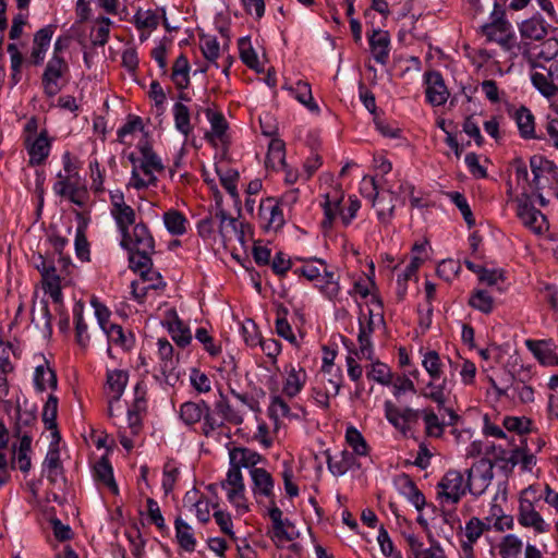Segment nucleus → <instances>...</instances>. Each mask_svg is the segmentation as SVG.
Returning <instances> with one entry per match:
<instances>
[{
    "label": "nucleus",
    "instance_id": "29",
    "mask_svg": "<svg viewBox=\"0 0 558 558\" xmlns=\"http://www.w3.org/2000/svg\"><path fill=\"white\" fill-rule=\"evenodd\" d=\"M436 380L437 379H432L421 395L426 399L434 401L439 408H444L450 393V390L448 389V380L447 378H444L439 384H437Z\"/></svg>",
    "mask_w": 558,
    "mask_h": 558
},
{
    "label": "nucleus",
    "instance_id": "17",
    "mask_svg": "<svg viewBox=\"0 0 558 558\" xmlns=\"http://www.w3.org/2000/svg\"><path fill=\"white\" fill-rule=\"evenodd\" d=\"M53 33L54 26L52 25H47L35 33L29 56V61L34 65H39L43 63L46 52L50 46Z\"/></svg>",
    "mask_w": 558,
    "mask_h": 558
},
{
    "label": "nucleus",
    "instance_id": "40",
    "mask_svg": "<svg viewBox=\"0 0 558 558\" xmlns=\"http://www.w3.org/2000/svg\"><path fill=\"white\" fill-rule=\"evenodd\" d=\"M530 450L526 440H522L520 447L512 450L506 460L512 465L522 464L523 469L531 470L536 463V458L533 453L529 452Z\"/></svg>",
    "mask_w": 558,
    "mask_h": 558
},
{
    "label": "nucleus",
    "instance_id": "54",
    "mask_svg": "<svg viewBox=\"0 0 558 558\" xmlns=\"http://www.w3.org/2000/svg\"><path fill=\"white\" fill-rule=\"evenodd\" d=\"M367 377L384 386L391 385L393 378L389 366L379 361L372 364L371 371L367 372Z\"/></svg>",
    "mask_w": 558,
    "mask_h": 558
},
{
    "label": "nucleus",
    "instance_id": "22",
    "mask_svg": "<svg viewBox=\"0 0 558 558\" xmlns=\"http://www.w3.org/2000/svg\"><path fill=\"white\" fill-rule=\"evenodd\" d=\"M130 266L134 271L140 272L142 278H146L149 275H154L157 279H162L160 274L151 269L153 260L151 254L154 252H143L140 250L129 252Z\"/></svg>",
    "mask_w": 558,
    "mask_h": 558
},
{
    "label": "nucleus",
    "instance_id": "60",
    "mask_svg": "<svg viewBox=\"0 0 558 558\" xmlns=\"http://www.w3.org/2000/svg\"><path fill=\"white\" fill-rule=\"evenodd\" d=\"M504 427L509 432H515L520 436L531 430L532 422L525 416H506L502 422Z\"/></svg>",
    "mask_w": 558,
    "mask_h": 558
},
{
    "label": "nucleus",
    "instance_id": "16",
    "mask_svg": "<svg viewBox=\"0 0 558 558\" xmlns=\"http://www.w3.org/2000/svg\"><path fill=\"white\" fill-rule=\"evenodd\" d=\"M525 345L542 365L558 366V354L551 340L527 339Z\"/></svg>",
    "mask_w": 558,
    "mask_h": 558
},
{
    "label": "nucleus",
    "instance_id": "11",
    "mask_svg": "<svg viewBox=\"0 0 558 558\" xmlns=\"http://www.w3.org/2000/svg\"><path fill=\"white\" fill-rule=\"evenodd\" d=\"M489 461L481 460L468 470L469 492L475 496L482 495L489 486L494 473Z\"/></svg>",
    "mask_w": 558,
    "mask_h": 558
},
{
    "label": "nucleus",
    "instance_id": "38",
    "mask_svg": "<svg viewBox=\"0 0 558 558\" xmlns=\"http://www.w3.org/2000/svg\"><path fill=\"white\" fill-rule=\"evenodd\" d=\"M174 526L177 539L180 546L186 551H194L196 546V539L194 537L191 525H189L181 518H177Z\"/></svg>",
    "mask_w": 558,
    "mask_h": 558
},
{
    "label": "nucleus",
    "instance_id": "5",
    "mask_svg": "<svg viewBox=\"0 0 558 558\" xmlns=\"http://www.w3.org/2000/svg\"><path fill=\"white\" fill-rule=\"evenodd\" d=\"M268 515L271 521V529L268 530L267 535L277 547H281L299 536L294 524L289 519H283V513L275 501H271Z\"/></svg>",
    "mask_w": 558,
    "mask_h": 558
},
{
    "label": "nucleus",
    "instance_id": "6",
    "mask_svg": "<svg viewBox=\"0 0 558 558\" xmlns=\"http://www.w3.org/2000/svg\"><path fill=\"white\" fill-rule=\"evenodd\" d=\"M533 86L546 98L558 94V61L551 62L548 66L533 63L531 73Z\"/></svg>",
    "mask_w": 558,
    "mask_h": 558
},
{
    "label": "nucleus",
    "instance_id": "53",
    "mask_svg": "<svg viewBox=\"0 0 558 558\" xmlns=\"http://www.w3.org/2000/svg\"><path fill=\"white\" fill-rule=\"evenodd\" d=\"M58 398L50 395L43 409V422L47 429L57 430Z\"/></svg>",
    "mask_w": 558,
    "mask_h": 558
},
{
    "label": "nucleus",
    "instance_id": "47",
    "mask_svg": "<svg viewBox=\"0 0 558 558\" xmlns=\"http://www.w3.org/2000/svg\"><path fill=\"white\" fill-rule=\"evenodd\" d=\"M173 117L175 129L184 136H187L192 132L189 108L182 102L174 104Z\"/></svg>",
    "mask_w": 558,
    "mask_h": 558
},
{
    "label": "nucleus",
    "instance_id": "18",
    "mask_svg": "<svg viewBox=\"0 0 558 558\" xmlns=\"http://www.w3.org/2000/svg\"><path fill=\"white\" fill-rule=\"evenodd\" d=\"M230 464L236 465L240 469H258L256 465L265 462L266 459L259 454L258 452L245 448V447H234L229 451Z\"/></svg>",
    "mask_w": 558,
    "mask_h": 558
},
{
    "label": "nucleus",
    "instance_id": "12",
    "mask_svg": "<svg viewBox=\"0 0 558 558\" xmlns=\"http://www.w3.org/2000/svg\"><path fill=\"white\" fill-rule=\"evenodd\" d=\"M424 77L426 84V100L432 106L444 105L449 97V92L441 74L438 71H429L425 73Z\"/></svg>",
    "mask_w": 558,
    "mask_h": 558
},
{
    "label": "nucleus",
    "instance_id": "19",
    "mask_svg": "<svg viewBox=\"0 0 558 558\" xmlns=\"http://www.w3.org/2000/svg\"><path fill=\"white\" fill-rule=\"evenodd\" d=\"M286 372L287 377L282 391L288 398H294L301 392L306 383V372L303 367H295L294 365H290Z\"/></svg>",
    "mask_w": 558,
    "mask_h": 558
},
{
    "label": "nucleus",
    "instance_id": "56",
    "mask_svg": "<svg viewBox=\"0 0 558 558\" xmlns=\"http://www.w3.org/2000/svg\"><path fill=\"white\" fill-rule=\"evenodd\" d=\"M236 228H243V221L238 217L229 216L226 213L221 215L219 233L225 243L233 240Z\"/></svg>",
    "mask_w": 558,
    "mask_h": 558
},
{
    "label": "nucleus",
    "instance_id": "61",
    "mask_svg": "<svg viewBox=\"0 0 558 558\" xmlns=\"http://www.w3.org/2000/svg\"><path fill=\"white\" fill-rule=\"evenodd\" d=\"M52 437L54 441L50 444L49 450L46 454L44 465L46 469H56V466H62L60 460V450H59V440L60 434L58 430L52 432Z\"/></svg>",
    "mask_w": 558,
    "mask_h": 558
},
{
    "label": "nucleus",
    "instance_id": "25",
    "mask_svg": "<svg viewBox=\"0 0 558 558\" xmlns=\"http://www.w3.org/2000/svg\"><path fill=\"white\" fill-rule=\"evenodd\" d=\"M408 543L414 558H446L440 545L434 541H430V545L425 547L417 537L410 535Z\"/></svg>",
    "mask_w": 558,
    "mask_h": 558
},
{
    "label": "nucleus",
    "instance_id": "10",
    "mask_svg": "<svg viewBox=\"0 0 558 558\" xmlns=\"http://www.w3.org/2000/svg\"><path fill=\"white\" fill-rule=\"evenodd\" d=\"M530 494H534L533 487H529L522 492L518 521L525 527H533L535 532L544 533L547 531V524L536 511L532 500L527 498Z\"/></svg>",
    "mask_w": 558,
    "mask_h": 558
},
{
    "label": "nucleus",
    "instance_id": "37",
    "mask_svg": "<svg viewBox=\"0 0 558 558\" xmlns=\"http://www.w3.org/2000/svg\"><path fill=\"white\" fill-rule=\"evenodd\" d=\"M190 63L184 54H180L173 63L171 80L179 89L187 88L190 84Z\"/></svg>",
    "mask_w": 558,
    "mask_h": 558
},
{
    "label": "nucleus",
    "instance_id": "14",
    "mask_svg": "<svg viewBox=\"0 0 558 558\" xmlns=\"http://www.w3.org/2000/svg\"><path fill=\"white\" fill-rule=\"evenodd\" d=\"M25 146L29 156V165H41L48 157L51 146L47 131H41L34 138H32V136H27L25 140Z\"/></svg>",
    "mask_w": 558,
    "mask_h": 558
},
{
    "label": "nucleus",
    "instance_id": "2",
    "mask_svg": "<svg viewBox=\"0 0 558 558\" xmlns=\"http://www.w3.org/2000/svg\"><path fill=\"white\" fill-rule=\"evenodd\" d=\"M63 172L58 173V181L53 185L57 195L77 206H84L88 199V192L81 183L77 167L71 154L65 151L62 156Z\"/></svg>",
    "mask_w": 558,
    "mask_h": 558
},
{
    "label": "nucleus",
    "instance_id": "31",
    "mask_svg": "<svg viewBox=\"0 0 558 558\" xmlns=\"http://www.w3.org/2000/svg\"><path fill=\"white\" fill-rule=\"evenodd\" d=\"M400 489L402 495L408 498L417 511L424 508L426 504L425 496L409 475L404 474L400 477Z\"/></svg>",
    "mask_w": 558,
    "mask_h": 558
},
{
    "label": "nucleus",
    "instance_id": "41",
    "mask_svg": "<svg viewBox=\"0 0 558 558\" xmlns=\"http://www.w3.org/2000/svg\"><path fill=\"white\" fill-rule=\"evenodd\" d=\"M266 166L276 169L277 167H287L284 156V143L279 138H274L269 143Z\"/></svg>",
    "mask_w": 558,
    "mask_h": 558
},
{
    "label": "nucleus",
    "instance_id": "21",
    "mask_svg": "<svg viewBox=\"0 0 558 558\" xmlns=\"http://www.w3.org/2000/svg\"><path fill=\"white\" fill-rule=\"evenodd\" d=\"M390 38L387 32L374 29L369 36V46L374 59L380 63L386 64L389 57Z\"/></svg>",
    "mask_w": 558,
    "mask_h": 558
},
{
    "label": "nucleus",
    "instance_id": "45",
    "mask_svg": "<svg viewBox=\"0 0 558 558\" xmlns=\"http://www.w3.org/2000/svg\"><path fill=\"white\" fill-rule=\"evenodd\" d=\"M163 221L171 234L182 235L186 232L187 220L181 211H165Z\"/></svg>",
    "mask_w": 558,
    "mask_h": 558
},
{
    "label": "nucleus",
    "instance_id": "44",
    "mask_svg": "<svg viewBox=\"0 0 558 558\" xmlns=\"http://www.w3.org/2000/svg\"><path fill=\"white\" fill-rule=\"evenodd\" d=\"M37 421L36 414L33 411L22 410L20 405L16 407L15 423L13 426V435H22L29 433Z\"/></svg>",
    "mask_w": 558,
    "mask_h": 558
},
{
    "label": "nucleus",
    "instance_id": "42",
    "mask_svg": "<svg viewBox=\"0 0 558 558\" xmlns=\"http://www.w3.org/2000/svg\"><path fill=\"white\" fill-rule=\"evenodd\" d=\"M222 214L225 211H209V215L198 222L197 229L202 238L209 239L216 231L219 232Z\"/></svg>",
    "mask_w": 558,
    "mask_h": 558
},
{
    "label": "nucleus",
    "instance_id": "46",
    "mask_svg": "<svg viewBox=\"0 0 558 558\" xmlns=\"http://www.w3.org/2000/svg\"><path fill=\"white\" fill-rule=\"evenodd\" d=\"M104 332L107 335L109 342L120 345L125 350L131 349L133 345L132 335L126 336L122 326L118 324H110Z\"/></svg>",
    "mask_w": 558,
    "mask_h": 558
},
{
    "label": "nucleus",
    "instance_id": "8",
    "mask_svg": "<svg viewBox=\"0 0 558 558\" xmlns=\"http://www.w3.org/2000/svg\"><path fill=\"white\" fill-rule=\"evenodd\" d=\"M221 487L227 490L228 500L242 512L248 511L245 498V485L241 469L230 464L227 477L221 482Z\"/></svg>",
    "mask_w": 558,
    "mask_h": 558
},
{
    "label": "nucleus",
    "instance_id": "52",
    "mask_svg": "<svg viewBox=\"0 0 558 558\" xmlns=\"http://www.w3.org/2000/svg\"><path fill=\"white\" fill-rule=\"evenodd\" d=\"M426 435L434 438H440L445 430V423L440 422L433 410L423 411Z\"/></svg>",
    "mask_w": 558,
    "mask_h": 558
},
{
    "label": "nucleus",
    "instance_id": "27",
    "mask_svg": "<svg viewBox=\"0 0 558 558\" xmlns=\"http://www.w3.org/2000/svg\"><path fill=\"white\" fill-rule=\"evenodd\" d=\"M520 33L523 38L542 40L547 35V24L539 16H533L522 22Z\"/></svg>",
    "mask_w": 558,
    "mask_h": 558
},
{
    "label": "nucleus",
    "instance_id": "23",
    "mask_svg": "<svg viewBox=\"0 0 558 558\" xmlns=\"http://www.w3.org/2000/svg\"><path fill=\"white\" fill-rule=\"evenodd\" d=\"M325 453L327 456L328 470L335 476L345 474L355 463L354 454L348 450H342L335 456H331L328 450Z\"/></svg>",
    "mask_w": 558,
    "mask_h": 558
},
{
    "label": "nucleus",
    "instance_id": "43",
    "mask_svg": "<svg viewBox=\"0 0 558 558\" xmlns=\"http://www.w3.org/2000/svg\"><path fill=\"white\" fill-rule=\"evenodd\" d=\"M180 476V468L174 459H168L162 469V489L166 495L174 489V485Z\"/></svg>",
    "mask_w": 558,
    "mask_h": 558
},
{
    "label": "nucleus",
    "instance_id": "39",
    "mask_svg": "<svg viewBox=\"0 0 558 558\" xmlns=\"http://www.w3.org/2000/svg\"><path fill=\"white\" fill-rule=\"evenodd\" d=\"M299 191L291 190L283 194L280 198L267 197L259 199L258 209H280L281 207H292L296 205Z\"/></svg>",
    "mask_w": 558,
    "mask_h": 558
},
{
    "label": "nucleus",
    "instance_id": "34",
    "mask_svg": "<svg viewBox=\"0 0 558 558\" xmlns=\"http://www.w3.org/2000/svg\"><path fill=\"white\" fill-rule=\"evenodd\" d=\"M129 374L125 371L114 369L107 373V386L109 397L119 401L128 385Z\"/></svg>",
    "mask_w": 558,
    "mask_h": 558
},
{
    "label": "nucleus",
    "instance_id": "24",
    "mask_svg": "<svg viewBox=\"0 0 558 558\" xmlns=\"http://www.w3.org/2000/svg\"><path fill=\"white\" fill-rule=\"evenodd\" d=\"M141 154L143 156V160L141 162V170L144 172V175L147 177L148 181H157V178L154 175L153 171H162L163 166L161 159L156 155L149 144H144L140 147Z\"/></svg>",
    "mask_w": 558,
    "mask_h": 558
},
{
    "label": "nucleus",
    "instance_id": "20",
    "mask_svg": "<svg viewBox=\"0 0 558 558\" xmlns=\"http://www.w3.org/2000/svg\"><path fill=\"white\" fill-rule=\"evenodd\" d=\"M168 331L177 345L185 348L191 343L192 335L190 328L179 318L175 312L168 315L167 320Z\"/></svg>",
    "mask_w": 558,
    "mask_h": 558
},
{
    "label": "nucleus",
    "instance_id": "48",
    "mask_svg": "<svg viewBox=\"0 0 558 558\" xmlns=\"http://www.w3.org/2000/svg\"><path fill=\"white\" fill-rule=\"evenodd\" d=\"M294 92L295 98L304 105L310 111L318 112L319 107L314 101L311 85L307 82L299 81L294 88H291Z\"/></svg>",
    "mask_w": 558,
    "mask_h": 558
},
{
    "label": "nucleus",
    "instance_id": "59",
    "mask_svg": "<svg viewBox=\"0 0 558 558\" xmlns=\"http://www.w3.org/2000/svg\"><path fill=\"white\" fill-rule=\"evenodd\" d=\"M207 117L210 122L211 132L206 134V137L209 140L214 137L221 140L228 128L225 117L222 116V113H214L210 110L207 111Z\"/></svg>",
    "mask_w": 558,
    "mask_h": 558
},
{
    "label": "nucleus",
    "instance_id": "64",
    "mask_svg": "<svg viewBox=\"0 0 558 558\" xmlns=\"http://www.w3.org/2000/svg\"><path fill=\"white\" fill-rule=\"evenodd\" d=\"M134 20L138 29H155L159 24L158 16L150 10L137 11Z\"/></svg>",
    "mask_w": 558,
    "mask_h": 558
},
{
    "label": "nucleus",
    "instance_id": "62",
    "mask_svg": "<svg viewBox=\"0 0 558 558\" xmlns=\"http://www.w3.org/2000/svg\"><path fill=\"white\" fill-rule=\"evenodd\" d=\"M385 407V416L387 421L392 424L398 430L405 434V426L402 422V411L391 401L387 400L384 404Z\"/></svg>",
    "mask_w": 558,
    "mask_h": 558
},
{
    "label": "nucleus",
    "instance_id": "9",
    "mask_svg": "<svg viewBox=\"0 0 558 558\" xmlns=\"http://www.w3.org/2000/svg\"><path fill=\"white\" fill-rule=\"evenodd\" d=\"M69 72V65L63 57L52 56L41 75L44 93L48 97L56 96L61 89L60 80Z\"/></svg>",
    "mask_w": 558,
    "mask_h": 558
},
{
    "label": "nucleus",
    "instance_id": "26",
    "mask_svg": "<svg viewBox=\"0 0 558 558\" xmlns=\"http://www.w3.org/2000/svg\"><path fill=\"white\" fill-rule=\"evenodd\" d=\"M521 222L535 234H544L549 230V222L543 211H517Z\"/></svg>",
    "mask_w": 558,
    "mask_h": 558
},
{
    "label": "nucleus",
    "instance_id": "35",
    "mask_svg": "<svg viewBox=\"0 0 558 558\" xmlns=\"http://www.w3.org/2000/svg\"><path fill=\"white\" fill-rule=\"evenodd\" d=\"M204 400L199 402L187 401L180 407V418L186 425H194L202 418L205 422L206 409L203 404Z\"/></svg>",
    "mask_w": 558,
    "mask_h": 558
},
{
    "label": "nucleus",
    "instance_id": "57",
    "mask_svg": "<svg viewBox=\"0 0 558 558\" xmlns=\"http://www.w3.org/2000/svg\"><path fill=\"white\" fill-rule=\"evenodd\" d=\"M345 440L352 447L354 453L359 456H366L368 453V446L355 427L350 426L347 428Z\"/></svg>",
    "mask_w": 558,
    "mask_h": 558
},
{
    "label": "nucleus",
    "instance_id": "13",
    "mask_svg": "<svg viewBox=\"0 0 558 558\" xmlns=\"http://www.w3.org/2000/svg\"><path fill=\"white\" fill-rule=\"evenodd\" d=\"M481 33L488 41L497 43L505 50H511L514 46L515 37L510 23L482 25Z\"/></svg>",
    "mask_w": 558,
    "mask_h": 558
},
{
    "label": "nucleus",
    "instance_id": "3",
    "mask_svg": "<svg viewBox=\"0 0 558 558\" xmlns=\"http://www.w3.org/2000/svg\"><path fill=\"white\" fill-rule=\"evenodd\" d=\"M206 409L205 423H203L202 432L206 437L211 436L213 432L225 426V423L241 425L244 421L243 413L230 404L228 398L220 392V398L214 404L211 411L209 404L203 401Z\"/></svg>",
    "mask_w": 558,
    "mask_h": 558
},
{
    "label": "nucleus",
    "instance_id": "1",
    "mask_svg": "<svg viewBox=\"0 0 558 558\" xmlns=\"http://www.w3.org/2000/svg\"><path fill=\"white\" fill-rule=\"evenodd\" d=\"M122 235L121 246L129 252H155V241L143 219L136 211H112Z\"/></svg>",
    "mask_w": 558,
    "mask_h": 558
},
{
    "label": "nucleus",
    "instance_id": "51",
    "mask_svg": "<svg viewBox=\"0 0 558 558\" xmlns=\"http://www.w3.org/2000/svg\"><path fill=\"white\" fill-rule=\"evenodd\" d=\"M258 217L266 232H277L286 223L283 211H259Z\"/></svg>",
    "mask_w": 558,
    "mask_h": 558
},
{
    "label": "nucleus",
    "instance_id": "4",
    "mask_svg": "<svg viewBox=\"0 0 558 558\" xmlns=\"http://www.w3.org/2000/svg\"><path fill=\"white\" fill-rule=\"evenodd\" d=\"M295 274H301L308 281L315 282L317 287L329 300H333L340 292V286L336 274L327 269L323 259L314 258L308 260L302 268L295 269Z\"/></svg>",
    "mask_w": 558,
    "mask_h": 558
},
{
    "label": "nucleus",
    "instance_id": "15",
    "mask_svg": "<svg viewBox=\"0 0 558 558\" xmlns=\"http://www.w3.org/2000/svg\"><path fill=\"white\" fill-rule=\"evenodd\" d=\"M250 475L252 478V492L255 497L262 496L271 501H275V481L272 475L265 470L262 469H252L250 470Z\"/></svg>",
    "mask_w": 558,
    "mask_h": 558
},
{
    "label": "nucleus",
    "instance_id": "63",
    "mask_svg": "<svg viewBox=\"0 0 558 558\" xmlns=\"http://www.w3.org/2000/svg\"><path fill=\"white\" fill-rule=\"evenodd\" d=\"M511 397L520 400L522 403H530L534 401V389L525 385L523 381L513 380L510 385Z\"/></svg>",
    "mask_w": 558,
    "mask_h": 558
},
{
    "label": "nucleus",
    "instance_id": "55",
    "mask_svg": "<svg viewBox=\"0 0 558 558\" xmlns=\"http://www.w3.org/2000/svg\"><path fill=\"white\" fill-rule=\"evenodd\" d=\"M423 367L432 379H439L442 374V363L439 354L432 350L424 354L422 361Z\"/></svg>",
    "mask_w": 558,
    "mask_h": 558
},
{
    "label": "nucleus",
    "instance_id": "58",
    "mask_svg": "<svg viewBox=\"0 0 558 558\" xmlns=\"http://www.w3.org/2000/svg\"><path fill=\"white\" fill-rule=\"evenodd\" d=\"M359 350L356 351V356L359 359H373V348L371 341V335L366 332V327H364L363 322L360 319V331L357 336Z\"/></svg>",
    "mask_w": 558,
    "mask_h": 558
},
{
    "label": "nucleus",
    "instance_id": "30",
    "mask_svg": "<svg viewBox=\"0 0 558 558\" xmlns=\"http://www.w3.org/2000/svg\"><path fill=\"white\" fill-rule=\"evenodd\" d=\"M57 383V375L47 361H45L44 364L36 366L34 373V385L38 391L43 392L47 388L56 389Z\"/></svg>",
    "mask_w": 558,
    "mask_h": 558
},
{
    "label": "nucleus",
    "instance_id": "28",
    "mask_svg": "<svg viewBox=\"0 0 558 558\" xmlns=\"http://www.w3.org/2000/svg\"><path fill=\"white\" fill-rule=\"evenodd\" d=\"M95 480L106 487H108L113 494H118V485L113 477V470L109 460L102 457L94 465Z\"/></svg>",
    "mask_w": 558,
    "mask_h": 558
},
{
    "label": "nucleus",
    "instance_id": "7",
    "mask_svg": "<svg viewBox=\"0 0 558 558\" xmlns=\"http://www.w3.org/2000/svg\"><path fill=\"white\" fill-rule=\"evenodd\" d=\"M438 498L441 502L458 504L469 492L468 481L464 482L460 471L449 470L438 483Z\"/></svg>",
    "mask_w": 558,
    "mask_h": 558
},
{
    "label": "nucleus",
    "instance_id": "49",
    "mask_svg": "<svg viewBox=\"0 0 558 558\" xmlns=\"http://www.w3.org/2000/svg\"><path fill=\"white\" fill-rule=\"evenodd\" d=\"M468 303L484 314H490L494 310V299L485 290L474 291Z\"/></svg>",
    "mask_w": 558,
    "mask_h": 558
},
{
    "label": "nucleus",
    "instance_id": "32",
    "mask_svg": "<svg viewBox=\"0 0 558 558\" xmlns=\"http://www.w3.org/2000/svg\"><path fill=\"white\" fill-rule=\"evenodd\" d=\"M158 354L160 357V368L161 373L169 377L174 375V369L177 367L178 361L173 357V347L167 339L158 340Z\"/></svg>",
    "mask_w": 558,
    "mask_h": 558
},
{
    "label": "nucleus",
    "instance_id": "36",
    "mask_svg": "<svg viewBox=\"0 0 558 558\" xmlns=\"http://www.w3.org/2000/svg\"><path fill=\"white\" fill-rule=\"evenodd\" d=\"M513 118L518 125L520 135L523 138H535L536 137L534 117L527 108L521 107L520 109H518L514 112Z\"/></svg>",
    "mask_w": 558,
    "mask_h": 558
},
{
    "label": "nucleus",
    "instance_id": "33",
    "mask_svg": "<svg viewBox=\"0 0 558 558\" xmlns=\"http://www.w3.org/2000/svg\"><path fill=\"white\" fill-rule=\"evenodd\" d=\"M320 372L324 387L327 386L330 389L332 397H336L339 393L343 381L341 369L339 367H335L333 363L327 364V359H324Z\"/></svg>",
    "mask_w": 558,
    "mask_h": 558
},
{
    "label": "nucleus",
    "instance_id": "50",
    "mask_svg": "<svg viewBox=\"0 0 558 558\" xmlns=\"http://www.w3.org/2000/svg\"><path fill=\"white\" fill-rule=\"evenodd\" d=\"M87 211H76L78 227H77L75 246H76V254H77L78 258H81L82 260L88 259L87 242H86L85 238L83 236L84 229L86 227V221H87V218L85 215Z\"/></svg>",
    "mask_w": 558,
    "mask_h": 558
}]
</instances>
